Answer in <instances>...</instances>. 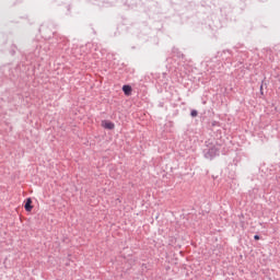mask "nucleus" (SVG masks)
<instances>
[{
	"instance_id": "6e6552de",
	"label": "nucleus",
	"mask_w": 280,
	"mask_h": 280,
	"mask_svg": "<svg viewBox=\"0 0 280 280\" xmlns=\"http://www.w3.org/2000/svg\"><path fill=\"white\" fill-rule=\"evenodd\" d=\"M211 126H212V128L220 127V121L213 120V121L211 122Z\"/></svg>"
},
{
	"instance_id": "39448f33",
	"label": "nucleus",
	"mask_w": 280,
	"mask_h": 280,
	"mask_svg": "<svg viewBox=\"0 0 280 280\" xmlns=\"http://www.w3.org/2000/svg\"><path fill=\"white\" fill-rule=\"evenodd\" d=\"M25 211L30 212L32 209H34V206H32V198H27L24 203Z\"/></svg>"
},
{
	"instance_id": "20e7f679",
	"label": "nucleus",
	"mask_w": 280,
	"mask_h": 280,
	"mask_svg": "<svg viewBox=\"0 0 280 280\" xmlns=\"http://www.w3.org/2000/svg\"><path fill=\"white\" fill-rule=\"evenodd\" d=\"M122 92L127 97H129V95H132V86L128 84L122 85Z\"/></svg>"
},
{
	"instance_id": "7ed1b4c3",
	"label": "nucleus",
	"mask_w": 280,
	"mask_h": 280,
	"mask_svg": "<svg viewBox=\"0 0 280 280\" xmlns=\"http://www.w3.org/2000/svg\"><path fill=\"white\" fill-rule=\"evenodd\" d=\"M102 126L105 128V130H115V122L113 121L104 120Z\"/></svg>"
},
{
	"instance_id": "f257e3e1",
	"label": "nucleus",
	"mask_w": 280,
	"mask_h": 280,
	"mask_svg": "<svg viewBox=\"0 0 280 280\" xmlns=\"http://www.w3.org/2000/svg\"><path fill=\"white\" fill-rule=\"evenodd\" d=\"M202 154L208 161H213L215 156H220V148L210 141H206V148L202 150Z\"/></svg>"
},
{
	"instance_id": "f03ea898",
	"label": "nucleus",
	"mask_w": 280,
	"mask_h": 280,
	"mask_svg": "<svg viewBox=\"0 0 280 280\" xmlns=\"http://www.w3.org/2000/svg\"><path fill=\"white\" fill-rule=\"evenodd\" d=\"M40 34L45 39H49L52 36H56L55 32L49 31V28H47V26H44L40 28Z\"/></svg>"
},
{
	"instance_id": "9d476101",
	"label": "nucleus",
	"mask_w": 280,
	"mask_h": 280,
	"mask_svg": "<svg viewBox=\"0 0 280 280\" xmlns=\"http://www.w3.org/2000/svg\"><path fill=\"white\" fill-rule=\"evenodd\" d=\"M260 95H264V84L260 85Z\"/></svg>"
},
{
	"instance_id": "9b49d317",
	"label": "nucleus",
	"mask_w": 280,
	"mask_h": 280,
	"mask_svg": "<svg viewBox=\"0 0 280 280\" xmlns=\"http://www.w3.org/2000/svg\"><path fill=\"white\" fill-rule=\"evenodd\" d=\"M230 54L231 55V50H223V54Z\"/></svg>"
},
{
	"instance_id": "1a4fd4ad",
	"label": "nucleus",
	"mask_w": 280,
	"mask_h": 280,
	"mask_svg": "<svg viewBox=\"0 0 280 280\" xmlns=\"http://www.w3.org/2000/svg\"><path fill=\"white\" fill-rule=\"evenodd\" d=\"M254 240H255L256 242H259V240H261V236H259V234H255V235H254Z\"/></svg>"
},
{
	"instance_id": "423d86ee",
	"label": "nucleus",
	"mask_w": 280,
	"mask_h": 280,
	"mask_svg": "<svg viewBox=\"0 0 280 280\" xmlns=\"http://www.w3.org/2000/svg\"><path fill=\"white\" fill-rule=\"evenodd\" d=\"M172 51L177 56V58H185V55H183L178 48L174 47Z\"/></svg>"
},
{
	"instance_id": "0eeeda50",
	"label": "nucleus",
	"mask_w": 280,
	"mask_h": 280,
	"mask_svg": "<svg viewBox=\"0 0 280 280\" xmlns=\"http://www.w3.org/2000/svg\"><path fill=\"white\" fill-rule=\"evenodd\" d=\"M190 117H198V110L191 109L190 110Z\"/></svg>"
}]
</instances>
